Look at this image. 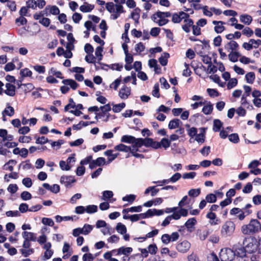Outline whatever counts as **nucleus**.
<instances>
[{"label":"nucleus","instance_id":"40","mask_svg":"<svg viewBox=\"0 0 261 261\" xmlns=\"http://www.w3.org/2000/svg\"><path fill=\"white\" fill-rule=\"evenodd\" d=\"M201 129L203 130V132L195 136V140L198 143H202L204 142L205 136L204 133H205V128H202Z\"/></svg>","mask_w":261,"mask_h":261},{"label":"nucleus","instance_id":"22","mask_svg":"<svg viewBox=\"0 0 261 261\" xmlns=\"http://www.w3.org/2000/svg\"><path fill=\"white\" fill-rule=\"evenodd\" d=\"M137 140V138L130 135H124L121 138V142L129 144H133Z\"/></svg>","mask_w":261,"mask_h":261},{"label":"nucleus","instance_id":"32","mask_svg":"<svg viewBox=\"0 0 261 261\" xmlns=\"http://www.w3.org/2000/svg\"><path fill=\"white\" fill-rule=\"evenodd\" d=\"M213 110V106L210 102L204 106L202 110V112L205 115L211 114Z\"/></svg>","mask_w":261,"mask_h":261},{"label":"nucleus","instance_id":"30","mask_svg":"<svg viewBox=\"0 0 261 261\" xmlns=\"http://www.w3.org/2000/svg\"><path fill=\"white\" fill-rule=\"evenodd\" d=\"M223 123L219 119H215L213 121V130L217 132L220 130Z\"/></svg>","mask_w":261,"mask_h":261},{"label":"nucleus","instance_id":"27","mask_svg":"<svg viewBox=\"0 0 261 261\" xmlns=\"http://www.w3.org/2000/svg\"><path fill=\"white\" fill-rule=\"evenodd\" d=\"M141 10L139 8H137L134 10L133 12L131 13V18L135 21L136 23L139 22V19L140 18V12Z\"/></svg>","mask_w":261,"mask_h":261},{"label":"nucleus","instance_id":"60","mask_svg":"<svg viewBox=\"0 0 261 261\" xmlns=\"http://www.w3.org/2000/svg\"><path fill=\"white\" fill-rule=\"evenodd\" d=\"M162 242L165 245L168 244L170 242V235L168 234H164L161 237Z\"/></svg>","mask_w":261,"mask_h":261},{"label":"nucleus","instance_id":"18","mask_svg":"<svg viewBox=\"0 0 261 261\" xmlns=\"http://www.w3.org/2000/svg\"><path fill=\"white\" fill-rule=\"evenodd\" d=\"M240 21L245 24L249 25L252 21V17L248 14H242L240 16Z\"/></svg>","mask_w":261,"mask_h":261},{"label":"nucleus","instance_id":"5","mask_svg":"<svg viewBox=\"0 0 261 261\" xmlns=\"http://www.w3.org/2000/svg\"><path fill=\"white\" fill-rule=\"evenodd\" d=\"M236 225L230 220L226 221L222 226L221 235L222 237L227 238L232 236L234 232Z\"/></svg>","mask_w":261,"mask_h":261},{"label":"nucleus","instance_id":"10","mask_svg":"<svg viewBox=\"0 0 261 261\" xmlns=\"http://www.w3.org/2000/svg\"><path fill=\"white\" fill-rule=\"evenodd\" d=\"M130 87L124 85L119 91V96L122 99H126L130 95Z\"/></svg>","mask_w":261,"mask_h":261},{"label":"nucleus","instance_id":"39","mask_svg":"<svg viewBox=\"0 0 261 261\" xmlns=\"http://www.w3.org/2000/svg\"><path fill=\"white\" fill-rule=\"evenodd\" d=\"M98 207L95 205H89L86 206V212L88 214H93L97 212Z\"/></svg>","mask_w":261,"mask_h":261},{"label":"nucleus","instance_id":"61","mask_svg":"<svg viewBox=\"0 0 261 261\" xmlns=\"http://www.w3.org/2000/svg\"><path fill=\"white\" fill-rule=\"evenodd\" d=\"M147 250L150 254H154L157 251L158 248L155 244H150L148 246Z\"/></svg>","mask_w":261,"mask_h":261},{"label":"nucleus","instance_id":"21","mask_svg":"<svg viewBox=\"0 0 261 261\" xmlns=\"http://www.w3.org/2000/svg\"><path fill=\"white\" fill-rule=\"evenodd\" d=\"M235 252V258L238 259V258H243L245 256H246V252L247 251L246 250L244 246L243 247L238 248L234 251Z\"/></svg>","mask_w":261,"mask_h":261},{"label":"nucleus","instance_id":"44","mask_svg":"<svg viewBox=\"0 0 261 261\" xmlns=\"http://www.w3.org/2000/svg\"><path fill=\"white\" fill-rule=\"evenodd\" d=\"M3 114L9 116H12L14 114V109L11 106H8L3 112Z\"/></svg>","mask_w":261,"mask_h":261},{"label":"nucleus","instance_id":"51","mask_svg":"<svg viewBox=\"0 0 261 261\" xmlns=\"http://www.w3.org/2000/svg\"><path fill=\"white\" fill-rule=\"evenodd\" d=\"M200 194V189H192L188 192V194L191 197H197Z\"/></svg>","mask_w":261,"mask_h":261},{"label":"nucleus","instance_id":"13","mask_svg":"<svg viewBox=\"0 0 261 261\" xmlns=\"http://www.w3.org/2000/svg\"><path fill=\"white\" fill-rule=\"evenodd\" d=\"M238 47V44L236 41L233 40L229 41L224 45V49L228 52L235 51Z\"/></svg>","mask_w":261,"mask_h":261},{"label":"nucleus","instance_id":"58","mask_svg":"<svg viewBox=\"0 0 261 261\" xmlns=\"http://www.w3.org/2000/svg\"><path fill=\"white\" fill-rule=\"evenodd\" d=\"M42 223L45 225L53 226L54 225V222L51 218H43L42 219Z\"/></svg>","mask_w":261,"mask_h":261},{"label":"nucleus","instance_id":"14","mask_svg":"<svg viewBox=\"0 0 261 261\" xmlns=\"http://www.w3.org/2000/svg\"><path fill=\"white\" fill-rule=\"evenodd\" d=\"M153 139L149 138H146L145 139L138 138V141L137 144L139 146H142L144 145L146 147H151Z\"/></svg>","mask_w":261,"mask_h":261},{"label":"nucleus","instance_id":"23","mask_svg":"<svg viewBox=\"0 0 261 261\" xmlns=\"http://www.w3.org/2000/svg\"><path fill=\"white\" fill-rule=\"evenodd\" d=\"M132 251L133 249L131 247H121L117 250V255L124 254L128 256Z\"/></svg>","mask_w":261,"mask_h":261},{"label":"nucleus","instance_id":"48","mask_svg":"<svg viewBox=\"0 0 261 261\" xmlns=\"http://www.w3.org/2000/svg\"><path fill=\"white\" fill-rule=\"evenodd\" d=\"M205 200L207 202L209 203H214L217 200L216 196L212 193L207 194L205 197Z\"/></svg>","mask_w":261,"mask_h":261},{"label":"nucleus","instance_id":"11","mask_svg":"<svg viewBox=\"0 0 261 261\" xmlns=\"http://www.w3.org/2000/svg\"><path fill=\"white\" fill-rule=\"evenodd\" d=\"M106 164V160L104 158L99 157L95 160H93L89 164V168L93 169L97 166H101Z\"/></svg>","mask_w":261,"mask_h":261},{"label":"nucleus","instance_id":"29","mask_svg":"<svg viewBox=\"0 0 261 261\" xmlns=\"http://www.w3.org/2000/svg\"><path fill=\"white\" fill-rule=\"evenodd\" d=\"M115 149L119 151L128 152L130 150V146H127L123 144H120L115 146Z\"/></svg>","mask_w":261,"mask_h":261},{"label":"nucleus","instance_id":"1","mask_svg":"<svg viewBox=\"0 0 261 261\" xmlns=\"http://www.w3.org/2000/svg\"><path fill=\"white\" fill-rule=\"evenodd\" d=\"M125 0H114L117 4H114L113 2H109L106 4V8L107 10L112 13L111 18L113 20L118 18L121 13L124 12L123 7L121 5L125 3Z\"/></svg>","mask_w":261,"mask_h":261},{"label":"nucleus","instance_id":"9","mask_svg":"<svg viewBox=\"0 0 261 261\" xmlns=\"http://www.w3.org/2000/svg\"><path fill=\"white\" fill-rule=\"evenodd\" d=\"M76 181L74 176L63 175L61 177L60 182L66 187H70L71 184Z\"/></svg>","mask_w":261,"mask_h":261},{"label":"nucleus","instance_id":"62","mask_svg":"<svg viewBox=\"0 0 261 261\" xmlns=\"http://www.w3.org/2000/svg\"><path fill=\"white\" fill-rule=\"evenodd\" d=\"M136 199V195L130 194L126 195L122 198V200L124 201H128L132 203Z\"/></svg>","mask_w":261,"mask_h":261},{"label":"nucleus","instance_id":"2","mask_svg":"<svg viewBox=\"0 0 261 261\" xmlns=\"http://www.w3.org/2000/svg\"><path fill=\"white\" fill-rule=\"evenodd\" d=\"M243 246L247 252L251 253L255 252L257 249L259 253H261V244L260 239L257 240L254 237H248L245 238L243 242Z\"/></svg>","mask_w":261,"mask_h":261},{"label":"nucleus","instance_id":"6","mask_svg":"<svg viewBox=\"0 0 261 261\" xmlns=\"http://www.w3.org/2000/svg\"><path fill=\"white\" fill-rule=\"evenodd\" d=\"M235 254L234 251L231 249L225 248L221 250L219 257L221 261H234Z\"/></svg>","mask_w":261,"mask_h":261},{"label":"nucleus","instance_id":"16","mask_svg":"<svg viewBox=\"0 0 261 261\" xmlns=\"http://www.w3.org/2000/svg\"><path fill=\"white\" fill-rule=\"evenodd\" d=\"M185 24L182 25L183 30L186 33H189L191 31V27L193 26V21L189 17L184 20Z\"/></svg>","mask_w":261,"mask_h":261},{"label":"nucleus","instance_id":"28","mask_svg":"<svg viewBox=\"0 0 261 261\" xmlns=\"http://www.w3.org/2000/svg\"><path fill=\"white\" fill-rule=\"evenodd\" d=\"M206 217L210 219V223L211 225H217L218 224L219 220L217 219L215 221L216 218V215L215 213L210 212L207 214Z\"/></svg>","mask_w":261,"mask_h":261},{"label":"nucleus","instance_id":"43","mask_svg":"<svg viewBox=\"0 0 261 261\" xmlns=\"http://www.w3.org/2000/svg\"><path fill=\"white\" fill-rule=\"evenodd\" d=\"M113 196V193L111 191H105L102 193V199L103 200H107Z\"/></svg>","mask_w":261,"mask_h":261},{"label":"nucleus","instance_id":"25","mask_svg":"<svg viewBox=\"0 0 261 261\" xmlns=\"http://www.w3.org/2000/svg\"><path fill=\"white\" fill-rule=\"evenodd\" d=\"M158 233H159V230L155 229L153 230L152 231L147 233L146 234V236L145 237H140V238H137L136 239L141 240V241H140L141 242H143V241H145L147 238H153L155 236L157 235L158 234Z\"/></svg>","mask_w":261,"mask_h":261},{"label":"nucleus","instance_id":"15","mask_svg":"<svg viewBox=\"0 0 261 261\" xmlns=\"http://www.w3.org/2000/svg\"><path fill=\"white\" fill-rule=\"evenodd\" d=\"M213 23L215 25L214 30L217 33H221L225 30V27L223 26L225 22L222 21L214 20Z\"/></svg>","mask_w":261,"mask_h":261},{"label":"nucleus","instance_id":"41","mask_svg":"<svg viewBox=\"0 0 261 261\" xmlns=\"http://www.w3.org/2000/svg\"><path fill=\"white\" fill-rule=\"evenodd\" d=\"M125 107V104L124 102L121 103L114 105L113 107V111L115 113H119Z\"/></svg>","mask_w":261,"mask_h":261},{"label":"nucleus","instance_id":"17","mask_svg":"<svg viewBox=\"0 0 261 261\" xmlns=\"http://www.w3.org/2000/svg\"><path fill=\"white\" fill-rule=\"evenodd\" d=\"M22 236L25 240L34 242L36 241V237L35 233L31 232L24 231L22 232Z\"/></svg>","mask_w":261,"mask_h":261},{"label":"nucleus","instance_id":"34","mask_svg":"<svg viewBox=\"0 0 261 261\" xmlns=\"http://www.w3.org/2000/svg\"><path fill=\"white\" fill-rule=\"evenodd\" d=\"M169 57V54L164 53L163 55L159 59L160 63L162 66H165L167 64V59Z\"/></svg>","mask_w":261,"mask_h":261},{"label":"nucleus","instance_id":"20","mask_svg":"<svg viewBox=\"0 0 261 261\" xmlns=\"http://www.w3.org/2000/svg\"><path fill=\"white\" fill-rule=\"evenodd\" d=\"M197 221L195 218L189 219L185 224L187 230L189 232L192 231V229L194 228V225L196 224Z\"/></svg>","mask_w":261,"mask_h":261},{"label":"nucleus","instance_id":"7","mask_svg":"<svg viewBox=\"0 0 261 261\" xmlns=\"http://www.w3.org/2000/svg\"><path fill=\"white\" fill-rule=\"evenodd\" d=\"M191 247V244L187 240H184L176 244V249L181 253L187 252Z\"/></svg>","mask_w":261,"mask_h":261},{"label":"nucleus","instance_id":"54","mask_svg":"<svg viewBox=\"0 0 261 261\" xmlns=\"http://www.w3.org/2000/svg\"><path fill=\"white\" fill-rule=\"evenodd\" d=\"M20 252L22 254V255L24 257H28L31 254L33 253L34 250L33 248L29 249L28 250H26L24 249H20Z\"/></svg>","mask_w":261,"mask_h":261},{"label":"nucleus","instance_id":"55","mask_svg":"<svg viewBox=\"0 0 261 261\" xmlns=\"http://www.w3.org/2000/svg\"><path fill=\"white\" fill-rule=\"evenodd\" d=\"M46 11L47 10H44L43 11L40 12L38 13H35L33 16L35 20H39L41 19L42 18H44V16L45 15V14H46V15L47 16Z\"/></svg>","mask_w":261,"mask_h":261},{"label":"nucleus","instance_id":"57","mask_svg":"<svg viewBox=\"0 0 261 261\" xmlns=\"http://www.w3.org/2000/svg\"><path fill=\"white\" fill-rule=\"evenodd\" d=\"M242 34L248 37H250L253 35V31L250 28L246 27L243 30Z\"/></svg>","mask_w":261,"mask_h":261},{"label":"nucleus","instance_id":"4","mask_svg":"<svg viewBox=\"0 0 261 261\" xmlns=\"http://www.w3.org/2000/svg\"><path fill=\"white\" fill-rule=\"evenodd\" d=\"M171 16V13L169 12H163L158 11L151 16V19L154 22L157 23L159 25L163 26L169 22V20L166 18L169 17Z\"/></svg>","mask_w":261,"mask_h":261},{"label":"nucleus","instance_id":"49","mask_svg":"<svg viewBox=\"0 0 261 261\" xmlns=\"http://www.w3.org/2000/svg\"><path fill=\"white\" fill-rule=\"evenodd\" d=\"M15 23L18 26L25 25L27 23V20L25 17L20 16L19 17L15 19Z\"/></svg>","mask_w":261,"mask_h":261},{"label":"nucleus","instance_id":"53","mask_svg":"<svg viewBox=\"0 0 261 261\" xmlns=\"http://www.w3.org/2000/svg\"><path fill=\"white\" fill-rule=\"evenodd\" d=\"M59 166L62 170L69 171L71 169V167L64 161H61L60 162Z\"/></svg>","mask_w":261,"mask_h":261},{"label":"nucleus","instance_id":"8","mask_svg":"<svg viewBox=\"0 0 261 261\" xmlns=\"http://www.w3.org/2000/svg\"><path fill=\"white\" fill-rule=\"evenodd\" d=\"M189 17V15L183 11L179 12L178 13H174L172 16V21L173 23H179L182 19Z\"/></svg>","mask_w":261,"mask_h":261},{"label":"nucleus","instance_id":"31","mask_svg":"<svg viewBox=\"0 0 261 261\" xmlns=\"http://www.w3.org/2000/svg\"><path fill=\"white\" fill-rule=\"evenodd\" d=\"M49 10L50 13L53 15H58L60 13V10L56 6H48L45 9V10Z\"/></svg>","mask_w":261,"mask_h":261},{"label":"nucleus","instance_id":"12","mask_svg":"<svg viewBox=\"0 0 261 261\" xmlns=\"http://www.w3.org/2000/svg\"><path fill=\"white\" fill-rule=\"evenodd\" d=\"M6 89L4 92L8 96H14L15 95L16 87L10 83H7L5 85Z\"/></svg>","mask_w":261,"mask_h":261},{"label":"nucleus","instance_id":"56","mask_svg":"<svg viewBox=\"0 0 261 261\" xmlns=\"http://www.w3.org/2000/svg\"><path fill=\"white\" fill-rule=\"evenodd\" d=\"M229 140L233 143H237L239 141V137L237 134H232L228 136Z\"/></svg>","mask_w":261,"mask_h":261},{"label":"nucleus","instance_id":"33","mask_svg":"<svg viewBox=\"0 0 261 261\" xmlns=\"http://www.w3.org/2000/svg\"><path fill=\"white\" fill-rule=\"evenodd\" d=\"M105 154L109 156L108 162L111 163L118 156V154H113L112 150H108L105 152Z\"/></svg>","mask_w":261,"mask_h":261},{"label":"nucleus","instance_id":"46","mask_svg":"<svg viewBox=\"0 0 261 261\" xmlns=\"http://www.w3.org/2000/svg\"><path fill=\"white\" fill-rule=\"evenodd\" d=\"M20 73L22 77H31L32 74V71L27 68L21 69Z\"/></svg>","mask_w":261,"mask_h":261},{"label":"nucleus","instance_id":"63","mask_svg":"<svg viewBox=\"0 0 261 261\" xmlns=\"http://www.w3.org/2000/svg\"><path fill=\"white\" fill-rule=\"evenodd\" d=\"M22 184L27 188H30L32 185V179L29 177H25L22 179Z\"/></svg>","mask_w":261,"mask_h":261},{"label":"nucleus","instance_id":"59","mask_svg":"<svg viewBox=\"0 0 261 261\" xmlns=\"http://www.w3.org/2000/svg\"><path fill=\"white\" fill-rule=\"evenodd\" d=\"M20 197L23 200H28L32 198V195L28 191H23L21 193Z\"/></svg>","mask_w":261,"mask_h":261},{"label":"nucleus","instance_id":"42","mask_svg":"<svg viewBox=\"0 0 261 261\" xmlns=\"http://www.w3.org/2000/svg\"><path fill=\"white\" fill-rule=\"evenodd\" d=\"M208 231L206 230H198L197 234L201 240H204L206 239L208 235Z\"/></svg>","mask_w":261,"mask_h":261},{"label":"nucleus","instance_id":"35","mask_svg":"<svg viewBox=\"0 0 261 261\" xmlns=\"http://www.w3.org/2000/svg\"><path fill=\"white\" fill-rule=\"evenodd\" d=\"M116 229L118 232L122 234H125L127 230L126 226L121 223H117Z\"/></svg>","mask_w":261,"mask_h":261},{"label":"nucleus","instance_id":"47","mask_svg":"<svg viewBox=\"0 0 261 261\" xmlns=\"http://www.w3.org/2000/svg\"><path fill=\"white\" fill-rule=\"evenodd\" d=\"M160 144L161 145V147H163L164 148L166 149L170 147L171 143L170 141L168 139L163 138L160 142Z\"/></svg>","mask_w":261,"mask_h":261},{"label":"nucleus","instance_id":"19","mask_svg":"<svg viewBox=\"0 0 261 261\" xmlns=\"http://www.w3.org/2000/svg\"><path fill=\"white\" fill-rule=\"evenodd\" d=\"M182 124V122L179 119H174L169 122L168 128L170 129L178 128Z\"/></svg>","mask_w":261,"mask_h":261},{"label":"nucleus","instance_id":"50","mask_svg":"<svg viewBox=\"0 0 261 261\" xmlns=\"http://www.w3.org/2000/svg\"><path fill=\"white\" fill-rule=\"evenodd\" d=\"M93 229L92 226L89 224H85L84 227L82 228L83 234L87 235L90 233Z\"/></svg>","mask_w":261,"mask_h":261},{"label":"nucleus","instance_id":"3","mask_svg":"<svg viewBox=\"0 0 261 261\" xmlns=\"http://www.w3.org/2000/svg\"><path fill=\"white\" fill-rule=\"evenodd\" d=\"M261 230V225L256 219H252L247 225H244L241 227L242 232L244 234L256 233Z\"/></svg>","mask_w":261,"mask_h":261},{"label":"nucleus","instance_id":"26","mask_svg":"<svg viewBox=\"0 0 261 261\" xmlns=\"http://www.w3.org/2000/svg\"><path fill=\"white\" fill-rule=\"evenodd\" d=\"M241 56L239 53L235 51H230L228 55V58L229 60L232 62H236L238 60V58Z\"/></svg>","mask_w":261,"mask_h":261},{"label":"nucleus","instance_id":"64","mask_svg":"<svg viewBox=\"0 0 261 261\" xmlns=\"http://www.w3.org/2000/svg\"><path fill=\"white\" fill-rule=\"evenodd\" d=\"M94 259V256L91 253H85L83 256V261H93Z\"/></svg>","mask_w":261,"mask_h":261},{"label":"nucleus","instance_id":"37","mask_svg":"<svg viewBox=\"0 0 261 261\" xmlns=\"http://www.w3.org/2000/svg\"><path fill=\"white\" fill-rule=\"evenodd\" d=\"M48 74L53 76L55 75L57 78L61 79L63 78V77L62 76V73L59 71H57L56 69L54 67H52L49 69L48 71Z\"/></svg>","mask_w":261,"mask_h":261},{"label":"nucleus","instance_id":"45","mask_svg":"<svg viewBox=\"0 0 261 261\" xmlns=\"http://www.w3.org/2000/svg\"><path fill=\"white\" fill-rule=\"evenodd\" d=\"M238 80L236 78L230 79L227 83V87L228 89H231L237 86Z\"/></svg>","mask_w":261,"mask_h":261},{"label":"nucleus","instance_id":"36","mask_svg":"<svg viewBox=\"0 0 261 261\" xmlns=\"http://www.w3.org/2000/svg\"><path fill=\"white\" fill-rule=\"evenodd\" d=\"M255 74L253 72L247 73L245 75L246 82L249 84H252L255 80Z\"/></svg>","mask_w":261,"mask_h":261},{"label":"nucleus","instance_id":"38","mask_svg":"<svg viewBox=\"0 0 261 261\" xmlns=\"http://www.w3.org/2000/svg\"><path fill=\"white\" fill-rule=\"evenodd\" d=\"M93 8L94 6L87 4L82 5L80 7V9L82 12L87 13L91 11L93 9Z\"/></svg>","mask_w":261,"mask_h":261},{"label":"nucleus","instance_id":"24","mask_svg":"<svg viewBox=\"0 0 261 261\" xmlns=\"http://www.w3.org/2000/svg\"><path fill=\"white\" fill-rule=\"evenodd\" d=\"M62 83L65 85H69L73 89L75 90L79 86V84L74 80L71 79H66L62 81Z\"/></svg>","mask_w":261,"mask_h":261},{"label":"nucleus","instance_id":"52","mask_svg":"<svg viewBox=\"0 0 261 261\" xmlns=\"http://www.w3.org/2000/svg\"><path fill=\"white\" fill-rule=\"evenodd\" d=\"M102 50H103V48H102V47L101 46H98L96 48L95 54V56L98 58V62L101 61V59H102Z\"/></svg>","mask_w":261,"mask_h":261}]
</instances>
